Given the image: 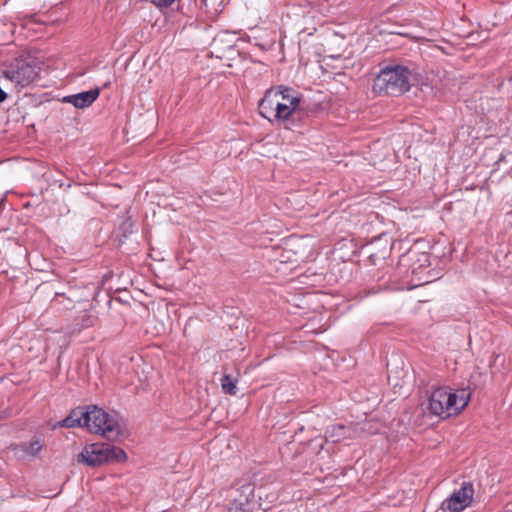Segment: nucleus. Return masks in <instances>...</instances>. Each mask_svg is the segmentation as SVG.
Here are the masks:
<instances>
[{"label":"nucleus","mask_w":512,"mask_h":512,"mask_svg":"<svg viewBox=\"0 0 512 512\" xmlns=\"http://www.w3.org/2000/svg\"><path fill=\"white\" fill-rule=\"evenodd\" d=\"M368 258L375 264L379 260H385L391 251V245L385 235H381L366 246Z\"/></svg>","instance_id":"obj_10"},{"label":"nucleus","mask_w":512,"mask_h":512,"mask_svg":"<svg viewBox=\"0 0 512 512\" xmlns=\"http://www.w3.org/2000/svg\"><path fill=\"white\" fill-rule=\"evenodd\" d=\"M227 49H228V50H233V49H234V45H233V44H231V43H229V44L227 45Z\"/></svg>","instance_id":"obj_18"},{"label":"nucleus","mask_w":512,"mask_h":512,"mask_svg":"<svg viewBox=\"0 0 512 512\" xmlns=\"http://www.w3.org/2000/svg\"><path fill=\"white\" fill-rule=\"evenodd\" d=\"M40 68L31 62L17 61L9 68L3 71L1 80H7L15 84L16 87H26L30 85L39 75Z\"/></svg>","instance_id":"obj_6"},{"label":"nucleus","mask_w":512,"mask_h":512,"mask_svg":"<svg viewBox=\"0 0 512 512\" xmlns=\"http://www.w3.org/2000/svg\"><path fill=\"white\" fill-rule=\"evenodd\" d=\"M474 495V487L471 482H463L458 490L445 499L436 512H461L468 507Z\"/></svg>","instance_id":"obj_8"},{"label":"nucleus","mask_w":512,"mask_h":512,"mask_svg":"<svg viewBox=\"0 0 512 512\" xmlns=\"http://www.w3.org/2000/svg\"><path fill=\"white\" fill-rule=\"evenodd\" d=\"M100 89L94 88L88 91H84L78 94L69 95L63 98L66 103L72 104L78 109H84L91 106L99 97Z\"/></svg>","instance_id":"obj_11"},{"label":"nucleus","mask_w":512,"mask_h":512,"mask_svg":"<svg viewBox=\"0 0 512 512\" xmlns=\"http://www.w3.org/2000/svg\"><path fill=\"white\" fill-rule=\"evenodd\" d=\"M422 257L424 258L425 262H428V256L426 254H422Z\"/></svg>","instance_id":"obj_19"},{"label":"nucleus","mask_w":512,"mask_h":512,"mask_svg":"<svg viewBox=\"0 0 512 512\" xmlns=\"http://www.w3.org/2000/svg\"><path fill=\"white\" fill-rule=\"evenodd\" d=\"M57 426L66 428L86 427L89 432L100 434L111 441L118 440L121 435L118 420L95 405L79 406L72 409L69 415L60 421Z\"/></svg>","instance_id":"obj_1"},{"label":"nucleus","mask_w":512,"mask_h":512,"mask_svg":"<svg viewBox=\"0 0 512 512\" xmlns=\"http://www.w3.org/2000/svg\"><path fill=\"white\" fill-rule=\"evenodd\" d=\"M127 458L125 451L109 443H91L83 447L77 455V462L89 467H99L108 463L124 462Z\"/></svg>","instance_id":"obj_4"},{"label":"nucleus","mask_w":512,"mask_h":512,"mask_svg":"<svg viewBox=\"0 0 512 512\" xmlns=\"http://www.w3.org/2000/svg\"><path fill=\"white\" fill-rule=\"evenodd\" d=\"M275 90L279 93V104L286 107L289 111L287 115L280 116V124L289 130H294L300 126V122L308 116L307 109L302 104V98L293 88L279 86Z\"/></svg>","instance_id":"obj_5"},{"label":"nucleus","mask_w":512,"mask_h":512,"mask_svg":"<svg viewBox=\"0 0 512 512\" xmlns=\"http://www.w3.org/2000/svg\"><path fill=\"white\" fill-rule=\"evenodd\" d=\"M411 71L402 65H389L380 70L373 83L379 94L399 96L410 89Z\"/></svg>","instance_id":"obj_3"},{"label":"nucleus","mask_w":512,"mask_h":512,"mask_svg":"<svg viewBox=\"0 0 512 512\" xmlns=\"http://www.w3.org/2000/svg\"><path fill=\"white\" fill-rule=\"evenodd\" d=\"M254 485L247 483L240 487L238 496L228 505V512H265L259 499L255 498Z\"/></svg>","instance_id":"obj_7"},{"label":"nucleus","mask_w":512,"mask_h":512,"mask_svg":"<svg viewBox=\"0 0 512 512\" xmlns=\"http://www.w3.org/2000/svg\"><path fill=\"white\" fill-rule=\"evenodd\" d=\"M98 317L92 311H80L74 318L71 324L72 333H79L84 329L93 327Z\"/></svg>","instance_id":"obj_12"},{"label":"nucleus","mask_w":512,"mask_h":512,"mask_svg":"<svg viewBox=\"0 0 512 512\" xmlns=\"http://www.w3.org/2000/svg\"><path fill=\"white\" fill-rule=\"evenodd\" d=\"M278 100L279 93L275 88L268 89L258 105L260 115L271 122L275 120L280 123V116L287 115L289 111H286V107L279 104Z\"/></svg>","instance_id":"obj_9"},{"label":"nucleus","mask_w":512,"mask_h":512,"mask_svg":"<svg viewBox=\"0 0 512 512\" xmlns=\"http://www.w3.org/2000/svg\"><path fill=\"white\" fill-rule=\"evenodd\" d=\"M226 36H227L226 34H220V35H217L213 39V42L211 45L215 52H220V51L224 50L223 44L225 43Z\"/></svg>","instance_id":"obj_15"},{"label":"nucleus","mask_w":512,"mask_h":512,"mask_svg":"<svg viewBox=\"0 0 512 512\" xmlns=\"http://www.w3.org/2000/svg\"><path fill=\"white\" fill-rule=\"evenodd\" d=\"M42 449V444L40 443V441H33L31 442L27 447H25V452L28 454V455H31V456H36L40 450Z\"/></svg>","instance_id":"obj_16"},{"label":"nucleus","mask_w":512,"mask_h":512,"mask_svg":"<svg viewBox=\"0 0 512 512\" xmlns=\"http://www.w3.org/2000/svg\"><path fill=\"white\" fill-rule=\"evenodd\" d=\"M222 390L229 395H236L237 387L230 375H224L221 379Z\"/></svg>","instance_id":"obj_14"},{"label":"nucleus","mask_w":512,"mask_h":512,"mask_svg":"<svg viewBox=\"0 0 512 512\" xmlns=\"http://www.w3.org/2000/svg\"><path fill=\"white\" fill-rule=\"evenodd\" d=\"M470 394L466 390L454 392L450 387H438L429 397L428 409L442 419L459 414L468 404Z\"/></svg>","instance_id":"obj_2"},{"label":"nucleus","mask_w":512,"mask_h":512,"mask_svg":"<svg viewBox=\"0 0 512 512\" xmlns=\"http://www.w3.org/2000/svg\"><path fill=\"white\" fill-rule=\"evenodd\" d=\"M151 2L159 8H166L171 6L175 0H151Z\"/></svg>","instance_id":"obj_17"},{"label":"nucleus","mask_w":512,"mask_h":512,"mask_svg":"<svg viewBox=\"0 0 512 512\" xmlns=\"http://www.w3.org/2000/svg\"><path fill=\"white\" fill-rule=\"evenodd\" d=\"M348 430V427L344 425H331L326 429L325 432L326 441L333 443L340 442L341 440L347 438Z\"/></svg>","instance_id":"obj_13"}]
</instances>
